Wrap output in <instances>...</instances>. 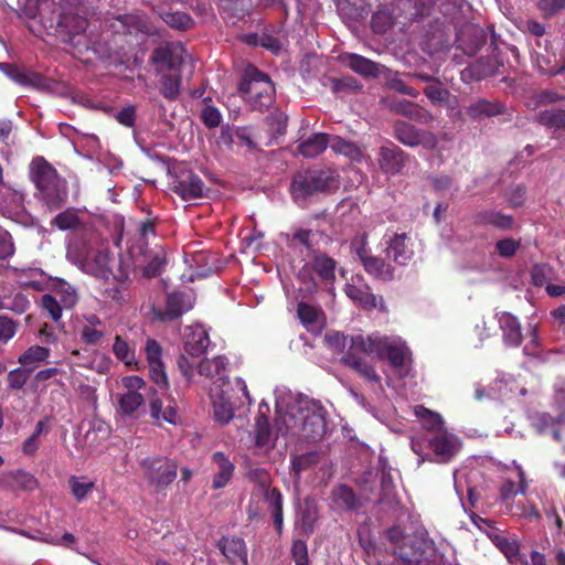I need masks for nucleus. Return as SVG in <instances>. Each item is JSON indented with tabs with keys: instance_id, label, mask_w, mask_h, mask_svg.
Instances as JSON below:
<instances>
[{
	"instance_id": "nucleus-48",
	"label": "nucleus",
	"mask_w": 565,
	"mask_h": 565,
	"mask_svg": "<svg viewBox=\"0 0 565 565\" xmlns=\"http://www.w3.org/2000/svg\"><path fill=\"white\" fill-rule=\"evenodd\" d=\"M42 309L54 321L60 322L63 309H65L52 294H45L41 298Z\"/></svg>"
},
{
	"instance_id": "nucleus-29",
	"label": "nucleus",
	"mask_w": 565,
	"mask_h": 565,
	"mask_svg": "<svg viewBox=\"0 0 565 565\" xmlns=\"http://www.w3.org/2000/svg\"><path fill=\"white\" fill-rule=\"evenodd\" d=\"M52 291L53 296H55L58 302L65 308L71 309L77 302V294L73 286L62 279H53L52 278Z\"/></svg>"
},
{
	"instance_id": "nucleus-2",
	"label": "nucleus",
	"mask_w": 565,
	"mask_h": 565,
	"mask_svg": "<svg viewBox=\"0 0 565 565\" xmlns=\"http://www.w3.org/2000/svg\"><path fill=\"white\" fill-rule=\"evenodd\" d=\"M276 408V437L280 435L286 438L316 443L326 435V411L319 402L308 397L296 398L288 395L286 399L278 396Z\"/></svg>"
},
{
	"instance_id": "nucleus-63",
	"label": "nucleus",
	"mask_w": 565,
	"mask_h": 565,
	"mask_svg": "<svg viewBox=\"0 0 565 565\" xmlns=\"http://www.w3.org/2000/svg\"><path fill=\"white\" fill-rule=\"evenodd\" d=\"M145 352H146V358H147L148 363H154V362L162 361L161 360L162 350H161L160 344L156 340H153V339L147 340Z\"/></svg>"
},
{
	"instance_id": "nucleus-59",
	"label": "nucleus",
	"mask_w": 565,
	"mask_h": 565,
	"mask_svg": "<svg viewBox=\"0 0 565 565\" xmlns=\"http://www.w3.org/2000/svg\"><path fill=\"white\" fill-rule=\"evenodd\" d=\"M31 537L34 540L41 541V542L52 544V545H67L75 541L74 535L71 533H65L63 536L57 537L54 535L42 534L39 532L36 535H32Z\"/></svg>"
},
{
	"instance_id": "nucleus-41",
	"label": "nucleus",
	"mask_w": 565,
	"mask_h": 565,
	"mask_svg": "<svg viewBox=\"0 0 565 565\" xmlns=\"http://www.w3.org/2000/svg\"><path fill=\"white\" fill-rule=\"evenodd\" d=\"M57 23L66 29L70 34H79L87 28L86 19L78 14L62 13Z\"/></svg>"
},
{
	"instance_id": "nucleus-33",
	"label": "nucleus",
	"mask_w": 565,
	"mask_h": 565,
	"mask_svg": "<svg viewBox=\"0 0 565 565\" xmlns=\"http://www.w3.org/2000/svg\"><path fill=\"white\" fill-rule=\"evenodd\" d=\"M50 349L41 345L30 347L19 356V363L30 370L36 367L40 363L45 362L50 356Z\"/></svg>"
},
{
	"instance_id": "nucleus-10",
	"label": "nucleus",
	"mask_w": 565,
	"mask_h": 565,
	"mask_svg": "<svg viewBox=\"0 0 565 565\" xmlns=\"http://www.w3.org/2000/svg\"><path fill=\"white\" fill-rule=\"evenodd\" d=\"M428 447L434 454L433 461L445 463L450 461L460 450L461 441L447 429L437 431L428 439Z\"/></svg>"
},
{
	"instance_id": "nucleus-58",
	"label": "nucleus",
	"mask_w": 565,
	"mask_h": 565,
	"mask_svg": "<svg viewBox=\"0 0 565 565\" xmlns=\"http://www.w3.org/2000/svg\"><path fill=\"white\" fill-rule=\"evenodd\" d=\"M149 364V373L152 381L160 387L167 388L168 379L164 371V365L161 362L148 363Z\"/></svg>"
},
{
	"instance_id": "nucleus-22",
	"label": "nucleus",
	"mask_w": 565,
	"mask_h": 565,
	"mask_svg": "<svg viewBox=\"0 0 565 565\" xmlns=\"http://www.w3.org/2000/svg\"><path fill=\"white\" fill-rule=\"evenodd\" d=\"M212 461L216 466V471L213 477V488L222 489L231 481L235 466L230 458L222 451H216L212 455Z\"/></svg>"
},
{
	"instance_id": "nucleus-16",
	"label": "nucleus",
	"mask_w": 565,
	"mask_h": 565,
	"mask_svg": "<svg viewBox=\"0 0 565 565\" xmlns=\"http://www.w3.org/2000/svg\"><path fill=\"white\" fill-rule=\"evenodd\" d=\"M198 367L201 375L213 381L212 388H221L226 384V359L224 356L202 360Z\"/></svg>"
},
{
	"instance_id": "nucleus-28",
	"label": "nucleus",
	"mask_w": 565,
	"mask_h": 565,
	"mask_svg": "<svg viewBox=\"0 0 565 565\" xmlns=\"http://www.w3.org/2000/svg\"><path fill=\"white\" fill-rule=\"evenodd\" d=\"M297 315L308 331L316 332L322 328V315L318 308L300 302L297 308Z\"/></svg>"
},
{
	"instance_id": "nucleus-23",
	"label": "nucleus",
	"mask_w": 565,
	"mask_h": 565,
	"mask_svg": "<svg viewBox=\"0 0 565 565\" xmlns=\"http://www.w3.org/2000/svg\"><path fill=\"white\" fill-rule=\"evenodd\" d=\"M210 397L215 420L222 425L228 424L234 416V408L228 398L225 397L224 391L210 388Z\"/></svg>"
},
{
	"instance_id": "nucleus-51",
	"label": "nucleus",
	"mask_w": 565,
	"mask_h": 565,
	"mask_svg": "<svg viewBox=\"0 0 565 565\" xmlns=\"http://www.w3.org/2000/svg\"><path fill=\"white\" fill-rule=\"evenodd\" d=\"M494 544L503 552L507 558L512 563L519 556V545L514 541H509L505 536L497 534L493 537Z\"/></svg>"
},
{
	"instance_id": "nucleus-44",
	"label": "nucleus",
	"mask_w": 565,
	"mask_h": 565,
	"mask_svg": "<svg viewBox=\"0 0 565 565\" xmlns=\"http://www.w3.org/2000/svg\"><path fill=\"white\" fill-rule=\"evenodd\" d=\"M397 139L409 147L417 146L424 141V136L413 126L407 124H398L396 127Z\"/></svg>"
},
{
	"instance_id": "nucleus-25",
	"label": "nucleus",
	"mask_w": 565,
	"mask_h": 565,
	"mask_svg": "<svg viewBox=\"0 0 565 565\" xmlns=\"http://www.w3.org/2000/svg\"><path fill=\"white\" fill-rule=\"evenodd\" d=\"M331 137L326 134H313L299 142L298 152L306 158H315L330 147Z\"/></svg>"
},
{
	"instance_id": "nucleus-60",
	"label": "nucleus",
	"mask_w": 565,
	"mask_h": 565,
	"mask_svg": "<svg viewBox=\"0 0 565 565\" xmlns=\"http://www.w3.org/2000/svg\"><path fill=\"white\" fill-rule=\"evenodd\" d=\"M17 332L15 323L6 316H0V341L8 342Z\"/></svg>"
},
{
	"instance_id": "nucleus-35",
	"label": "nucleus",
	"mask_w": 565,
	"mask_h": 565,
	"mask_svg": "<svg viewBox=\"0 0 565 565\" xmlns=\"http://www.w3.org/2000/svg\"><path fill=\"white\" fill-rule=\"evenodd\" d=\"M115 356L127 366H136L137 360L135 349L121 337L117 335L113 344Z\"/></svg>"
},
{
	"instance_id": "nucleus-52",
	"label": "nucleus",
	"mask_w": 565,
	"mask_h": 565,
	"mask_svg": "<svg viewBox=\"0 0 565 565\" xmlns=\"http://www.w3.org/2000/svg\"><path fill=\"white\" fill-rule=\"evenodd\" d=\"M77 331L81 340L88 345L99 344L105 337V331L103 328L77 326Z\"/></svg>"
},
{
	"instance_id": "nucleus-18",
	"label": "nucleus",
	"mask_w": 565,
	"mask_h": 565,
	"mask_svg": "<svg viewBox=\"0 0 565 565\" xmlns=\"http://www.w3.org/2000/svg\"><path fill=\"white\" fill-rule=\"evenodd\" d=\"M379 166L385 174H397L404 167L403 151L396 146H382L379 152Z\"/></svg>"
},
{
	"instance_id": "nucleus-62",
	"label": "nucleus",
	"mask_w": 565,
	"mask_h": 565,
	"mask_svg": "<svg viewBox=\"0 0 565 565\" xmlns=\"http://www.w3.org/2000/svg\"><path fill=\"white\" fill-rule=\"evenodd\" d=\"M164 21L169 25H171L175 29H179V30H185L191 24L190 18L186 14L179 13V12L167 14L164 18Z\"/></svg>"
},
{
	"instance_id": "nucleus-20",
	"label": "nucleus",
	"mask_w": 565,
	"mask_h": 565,
	"mask_svg": "<svg viewBox=\"0 0 565 565\" xmlns=\"http://www.w3.org/2000/svg\"><path fill=\"white\" fill-rule=\"evenodd\" d=\"M149 412L151 418L159 425L162 423L175 425L179 422L175 406L170 399L164 402L157 396L151 397L149 402Z\"/></svg>"
},
{
	"instance_id": "nucleus-31",
	"label": "nucleus",
	"mask_w": 565,
	"mask_h": 565,
	"mask_svg": "<svg viewBox=\"0 0 565 565\" xmlns=\"http://www.w3.org/2000/svg\"><path fill=\"white\" fill-rule=\"evenodd\" d=\"M414 414L420 420L423 427L434 435L437 431L445 430L443 417L438 413L417 405L414 407Z\"/></svg>"
},
{
	"instance_id": "nucleus-21",
	"label": "nucleus",
	"mask_w": 565,
	"mask_h": 565,
	"mask_svg": "<svg viewBox=\"0 0 565 565\" xmlns=\"http://www.w3.org/2000/svg\"><path fill=\"white\" fill-rule=\"evenodd\" d=\"M330 148L334 153L344 156L352 162L370 160V156L366 154L364 148L339 136H331Z\"/></svg>"
},
{
	"instance_id": "nucleus-49",
	"label": "nucleus",
	"mask_w": 565,
	"mask_h": 565,
	"mask_svg": "<svg viewBox=\"0 0 565 565\" xmlns=\"http://www.w3.org/2000/svg\"><path fill=\"white\" fill-rule=\"evenodd\" d=\"M554 276L555 273L553 268L546 264L534 265L531 270L532 282L537 287H546Z\"/></svg>"
},
{
	"instance_id": "nucleus-5",
	"label": "nucleus",
	"mask_w": 565,
	"mask_h": 565,
	"mask_svg": "<svg viewBox=\"0 0 565 565\" xmlns=\"http://www.w3.org/2000/svg\"><path fill=\"white\" fill-rule=\"evenodd\" d=\"M30 178L51 207H57L66 198L65 181L42 157L32 160Z\"/></svg>"
},
{
	"instance_id": "nucleus-43",
	"label": "nucleus",
	"mask_w": 565,
	"mask_h": 565,
	"mask_svg": "<svg viewBox=\"0 0 565 565\" xmlns=\"http://www.w3.org/2000/svg\"><path fill=\"white\" fill-rule=\"evenodd\" d=\"M351 338H348L340 331H329L324 334V342L327 347L333 351L334 353H344L347 354L345 349L349 345L351 348ZM350 349H348L349 351Z\"/></svg>"
},
{
	"instance_id": "nucleus-4",
	"label": "nucleus",
	"mask_w": 565,
	"mask_h": 565,
	"mask_svg": "<svg viewBox=\"0 0 565 565\" xmlns=\"http://www.w3.org/2000/svg\"><path fill=\"white\" fill-rule=\"evenodd\" d=\"M186 52L180 44L160 46L152 53L156 75L160 77L161 94L167 99H175L180 94V72Z\"/></svg>"
},
{
	"instance_id": "nucleus-6",
	"label": "nucleus",
	"mask_w": 565,
	"mask_h": 565,
	"mask_svg": "<svg viewBox=\"0 0 565 565\" xmlns=\"http://www.w3.org/2000/svg\"><path fill=\"white\" fill-rule=\"evenodd\" d=\"M239 92L253 109H266L274 102L275 88L270 78L254 66L245 70Z\"/></svg>"
},
{
	"instance_id": "nucleus-42",
	"label": "nucleus",
	"mask_w": 565,
	"mask_h": 565,
	"mask_svg": "<svg viewBox=\"0 0 565 565\" xmlns=\"http://www.w3.org/2000/svg\"><path fill=\"white\" fill-rule=\"evenodd\" d=\"M539 121L555 131L565 130V110H545L539 115Z\"/></svg>"
},
{
	"instance_id": "nucleus-14",
	"label": "nucleus",
	"mask_w": 565,
	"mask_h": 565,
	"mask_svg": "<svg viewBox=\"0 0 565 565\" xmlns=\"http://www.w3.org/2000/svg\"><path fill=\"white\" fill-rule=\"evenodd\" d=\"M173 190L183 200L190 201L202 198L206 189L199 175L191 171H183L177 177Z\"/></svg>"
},
{
	"instance_id": "nucleus-8",
	"label": "nucleus",
	"mask_w": 565,
	"mask_h": 565,
	"mask_svg": "<svg viewBox=\"0 0 565 565\" xmlns=\"http://www.w3.org/2000/svg\"><path fill=\"white\" fill-rule=\"evenodd\" d=\"M142 473L156 490L168 487L177 477L178 465L167 457L145 458L140 462Z\"/></svg>"
},
{
	"instance_id": "nucleus-30",
	"label": "nucleus",
	"mask_w": 565,
	"mask_h": 565,
	"mask_svg": "<svg viewBox=\"0 0 565 565\" xmlns=\"http://www.w3.org/2000/svg\"><path fill=\"white\" fill-rule=\"evenodd\" d=\"M142 263H137L136 266H142V271L146 277H154L161 273L166 263V253L161 247H157L145 255Z\"/></svg>"
},
{
	"instance_id": "nucleus-12",
	"label": "nucleus",
	"mask_w": 565,
	"mask_h": 565,
	"mask_svg": "<svg viewBox=\"0 0 565 565\" xmlns=\"http://www.w3.org/2000/svg\"><path fill=\"white\" fill-rule=\"evenodd\" d=\"M384 244L386 258L397 265L405 266L414 255L411 239L405 233L386 234Z\"/></svg>"
},
{
	"instance_id": "nucleus-50",
	"label": "nucleus",
	"mask_w": 565,
	"mask_h": 565,
	"mask_svg": "<svg viewBox=\"0 0 565 565\" xmlns=\"http://www.w3.org/2000/svg\"><path fill=\"white\" fill-rule=\"evenodd\" d=\"M319 461V455L315 451H310L300 456H297L291 461L292 470L297 476L302 471L315 466Z\"/></svg>"
},
{
	"instance_id": "nucleus-19",
	"label": "nucleus",
	"mask_w": 565,
	"mask_h": 565,
	"mask_svg": "<svg viewBox=\"0 0 565 565\" xmlns=\"http://www.w3.org/2000/svg\"><path fill=\"white\" fill-rule=\"evenodd\" d=\"M218 546L232 565H247V548L243 539L223 537Z\"/></svg>"
},
{
	"instance_id": "nucleus-13",
	"label": "nucleus",
	"mask_w": 565,
	"mask_h": 565,
	"mask_svg": "<svg viewBox=\"0 0 565 565\" xmlns=\"http://www.w3.org/2000/svg\"><path fill=\"white\" fill-rule=\"evenodd\" d=\"M8 270L11 276L23 288H31L38 291L45 290L50 287L52 277L38 267H14L9 266Z\"/></svg>"
},
{
	"instance_id": "nucleus-39",
	"label": "nucleus",
	"mask_w": 565,
	"mask_h": 565,
	"mask_svg": "<svg viewBox=\"0 0 565 565\" xmlns=\"http://www.w3.org/2000/svg\"><path fill=\"white\" fill-rule=\"evenodd\" d=\"M311 268L323 280L334 278L335 262L326 255L316 256L311 263Z\"/></svg>"
},
{
	"instance_id": "nucleus-11",
	"label": "nucleus",
	"mask_w": 565,
	"mask_h": 565,
	"mask_svg": "<svg viewBox=\"0 0 565 565\" xmlns=\"http://www.w3.org/2000/svg\"><path fill=\"white\" fill-rule=\"evenodd\" d=\"M365 236L355 237L351 243V248L354 250L364 269L372 276L381 279H392L393 268L383 259L371 256L365 248Z\"/></svg>"
},
{
	"instance_id": "nucleus-24",
	"label": "nucleus",
	"mask_w": 565,
	"mask_h": 565,
	"mask_svg": "<svg viewBox=\"0 0 565 565\" xmlns=\"http://www.w3.org/2000/svg\"><path fill=\"white\" fill-rule=\"evenodd\" d=\"M500 328L503 332V340L508 345L518 347L522 340L521 326L516 317L509 312L498 316Z\"/></svg>"
},
{
	"instance_id": "nucleus-9",
	"label": "nucleus",
	"mask_w": 565,
	"mask_h": 565,
	"mask_svg": "<svg viewBox=\"0 0 565 565\" xmlns=\"http://www.w3.org/2000/svg\"><path fill=\"white\" fill-rule=\"evenodd\" d=\"M344 292L348 298L364 310H373L377 308L381 311H386L382 297L374 295L361 276H353L347 282Z\"/></svg>"
},
{
	"instance_id": "nucleus-53",
	"label": "nucleus",
	"mask_w": 565,
	"mask_h": 565,
	"mask_svg": "<svg viewBox=\"0 0 565 565\" xmlns=\"http://www.w3.org/2000/svg\"><path fill=\"white\" fill-rule=\"evenodd\" d=\"M78 222L77 214L72 210H67L56 215L52 221V224L62 231H66L74 228Z\"/></svg>"
},
{
	"instance_id": "nucleus-57",
	"label": "nucleus",
	"mask_w": 565,
	"mask_h": 565,
	"mask_svg": "<svg viewBox=\"0 0 565 565\" xmlns=\"http://www.w3.org/2000/svg\"><path fill=\"white\" fill-rule=\"evenodd\" d=\"M201 119L209 128L217 127L222 120L220 110L210 105H205L201 111Z\"/></svg>"
},
{
	"instance_id": "nucleus-46",
	"label": "nucleus",
	"mask_w": 565,
	"mask_h": 565,
	"mask_svg": "<svg viewBox=\"0 0 565 565\" xmlns=\"http://www.w3.org/2000/svg\"><path fill=\"white\" fill-rule=\"evenodd\" d=\"M518 476L520 478V487L519 489L515 488V484L511 480H507L503 482L500 489V499L508 503L516 493H524L526 490V484L524 480V472L522 471L521 467H518Z\"/></svg>"
},
{
	"instance_id": "nucleus-38",
	"label": "nucleus",
	"mask_w": 565,
	"mask_h": 565,
	"mask_svg": "<svg viewBox=\"0 0 565 565\" xmlns=\"http://www.w3.org/2000/svg\"><path fill=\"white\" fill-rule=\"evenodd\" d=\"M468 115L473 119L494 116L501 113V106L484 99L477 100L467 108Z\"/></svg>"
},
{
	"instance_id": "nucleus-26",
	"label": "nucleus",
	"mask_w": 565,
	"mask_h": 565,
	"mask_svg": "<svg viewBox=\"0 0 565 565\" xmlns=\"http://www.w3.org/2000/svg\"><path fill=\"white\" fill-rule=\"evenodd\" d=\"M343 63L355 73L363 76H377L380 65L358 54H347L342 57Z\"/></svg>"
},
{
	"instance_id": "nucleus-17",
	"label": "nucleus",
	"mask_w": 565,
	"mask_h": 565,
	"mask_svg": "<svg viewBox=\"0 0 565 565\" xmlns=\"http://www.w3.org/2000/svg\"><path fill=\"white\" fill-rule=\"evenodd\" d=\"M194 306L192 292H172L168 296L164 312L160 319H174L191 310Z\"/></svg>"
},
{
	"instance_id": "nucleus-56",
	"label": "nucleus",
	"mask_w": 565,
	"mask_h": 565,
	"mask_svg": "<svg viewBox=\"0 0 565 565\" xmlns=\"http://www.w3.org/2000/svg\"><path fill=\"white\" fill-rule=\"evenodd\" d=\"M520 248V242L508 237L497 242L495 249L501 257L509 258L515 255Z\"/></svg>"
},
{
	"instance_id": "nucleus-32",
	"label": "nucleus",
	"mask_w": 565,
	"mask_h": 565,
	"mask_svg": "<svg viewBox=\"0 0 565 565\" xmlns=\"http://www.w3.org/2000/svg\"><path fill=\"white\" fill-rule=\"evenodd\" d=\"M255 446L264 452H267L274 447V438L268 425L267 417L259 415L255 425Z\"/></svg>"
},
{
	"instance_id": "nucleus-15",
	"label": "nucleus",
	"mask_w": 565,
	"mask_h": 565,
	"mask_svg": "<svg viewBox=\"0 0 565 565\" xmlns=\"http://www.w3.org/2000/svg\"><path fill=\"white\" fill-rule=\"evenodd\" d=\"M182 338L184 351L192 356L203 354L210 344L209 333L202 324L186 326Z\"/></svg>"
},
{
	"instance_id": "nucleus-54",
	"label": "nucleus",
	"mask_w": 565,
	"mask_h": 565,
	"mask_svg": "<svg viewBox=\"0 0 565 565\" xmlns=\"http://www.w3.org/2000/svg\"><path fill=\"white\" fill-rule=\"evenodd\" d=\"M265 502L270 513L282 511V494L276 488H268L262 491Z\"/></svg>"
},
{
	"instance_id": "nucleus-1",
	"label": "nucleus",
	"mask_w": 565,
	"mask_h": 565,
	"mask_svg": "<svg viewBox=\"0 0 565 565\" xmlns=\"http://www.w3.org/2000/svg\"><path fill=\"white\" fill-rule=\"evenodd\" d=\"M358 352L375 355L377 359H387L390 365L404 375L409 370L412 353L405 341L396 335H384L380 332L371 334H355L351 338V348L341 358V363L356 371L365 381L380 384L381 377L373 365L358 355Z\"/></svg>"
},
{
	"instance_id": "nucleus-55",
	"label": "nucleus",
	"mask_w": 565,
	"mask_h": 565,
	"mask_svg": "<svg viewBox=\"0 0 565 565\" xmlns=\"http://www.w3.org/2000/svg\"><path fill=\"white\" fill-rule=\"evenodd\" d=\"M249 480L258 487V491L262 492L265 489L270 488V476L267 470L263 468H254L248 471Z\"/></svg>"
},
{
	"instance_id": "nucleus-40",
	"label": "nucleus",
	"mask_w": 565,
	"mask_h": 565,
	"mask_svg": "<svg viewBox=\"0 0 565 565\" xmlns=\"http://www.w3.org/2000/svg\"><path fill=\"white\" fill-rule=\"evenodd\" d=\"M333 501L338 508L344 510H353L358 505L354 492L347 486H339L334 489Z\"/></svg>"
},
{
	"instance_id": "nucleus-7",
	"label": "nucleus",
	"mask_w": 565,
	"mask_h": 565,
	"mask_svg": "<svg viewBox=\"0 0 565 565\" xmlns=\"http://www.w3.org/2000/svg\"><path fill=\"white\" fill-rule=\"evenodd\" d=\"M338 186L339 175L335 170H312L297 173L291 183V191L298 198L315 192L330 191Z\"/></svg>"
},
{
	"instance_id": "nucleus-34",
	"label": "nucleus",
	"mask_w": 565,
	"mask_h": 565,
	"mask_svg": "<svg viewBox=\"0 0 565 565\" xmlns=\"http://www.w3.org/2000/svg\"><path fill=\"white\" fill-rule=\"evenodd\" d=\"M477 221L480 224L493 225L502 230H509L513 224V218L510 215L502 214L498 211H483L478 214Z\"/></svg>"
},
{
	"instance_id": "nucleus-61",
	"label": "nucleus",
	"mask_w": 565,
	"mask_h": 565,
	"mask_svg": "<svg viewBox=\"0 0 565 565\" xmlns=\"http://www.w3.org/2000/svg\"><path fill=\"white\" fill-rule=\"evenodd\" d=\"M14 254V244L11 235L0 230V259H6Z\"/></svg>"
},
{
	"instance_id": "nucleus-36",
	"label": "nucleus",
	"mask_w": 565,
	"mask_h": 565,
	"mask_svg": "<svg viewBox=\"0 0 565 565\" xmlns=\"http://www.w3.org/2000/svg\"><path fill=\"white\" fill-rule=\"evenodd\" d=\"M145 402L139 392H126L118 399V412L125 416L132 415Z\"/></svg>"
},
{
	"instance_id": "nucleus-47",
	"label": "nucleus",
	"mask_w": 565,
	"mask_h": 565,
	"mask_svg": "<svg viewBox=\"0 0 565 565\" xmlns=\"http://www.w3.org/2000/svg\"><path fill=\"white\" fill-rule=\"evenodd\" d=\"M79 366L90 369L99 374H105L109 372L111 366V361L105 354L100 352H93L90 354V359L87 362L77 363Z\"/></svg>"
},
{
	"instance_id": "nucleus-3",
	"label": "nucleus",
	"mask_w": 565,
	"mask_h": 565,
	"mask_svg": "<svg viewBox=\"0 0 565 565\" xmlns=\"http://www.w3.org/2000/svg\"><path fill=\"white\" fill-rule=\"evenodd\" d=\"M67 258L84 273L108 280H125L129 275V265L118 264L115 255H110L105 242L72 243L67 247Z\"/></svg>"
},
{
	"instance_id": "nucleus-27",
	"label": "nucleus",
	"mask_w": 565,
	"mask_h": 565,
	"mask_svg": "<svg viewBox=\"0 0 565 565\" xmlns=\"http://www.w3.org/2000/svg\"><path fill=\"white\" fill-rule=\"evenodd\" d=\"M531 425L541 435H552L555 440L559 439L562 423L555 420L546 413H536L530 416Z\"/></svg>"
},
{
	"instance_id": "nucleus-64",
	"label": "nucleus",
	"mask_w": 565,
	"mask_h": 565,
	"mask_svg": "<svg viewBox=\"0 0 565 565\" xmlns=\"http://www.w3.org/2000/svg\"><path fill=\"white\" fill-rule=\"evenodd\" d=\"M537 6L544 15H553L565 8V0H540Z\"/></svg>"
},
{
	"instance_id": "nucleus-37",
	"label": "nucleus",
	"mask_w": 565,
	"mask_h": 565,
	"mask_svg": "<svg viewBox=\"0 0 565 565\" xmlns=\"http://www.w3.org/2000/svg\"><path fill=\"white\" fill-rule=\"evenodd\" d=\"M71 492L77 502L86 500L88 494L94 490L95 483L86 477L72 476L68 480Z\"/></svg>"
},
{
	"instance_id": "nucleus-45",
	"label": "nucleus",
	"mask_w": 565,
	"mask_h": 565,
	"mask_svg": "<svg viewBox=\"0 0 565 565\" xmlns=\"http://www.w3.org/2000/svg\"><path fill=\"white\" fill-rule=\"evenodd\" d=\"M108 436L109 426L100 419H94L90 423V428L87 430L85 435V439L89 444V446H93L102 440L107 439Z\"/></svg>"
}]
</instances>
